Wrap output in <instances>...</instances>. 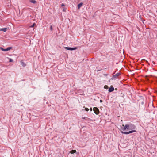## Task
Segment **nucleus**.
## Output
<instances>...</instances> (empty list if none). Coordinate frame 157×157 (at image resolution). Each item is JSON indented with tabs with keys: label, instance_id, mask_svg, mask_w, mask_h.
<instances>
[{
	"label": "nucleus",
	"instance_id": "f8f14e48",
	"mask_svg": "<svg viewBox=\"0 0 157 157\" xmlns=\"http://www.w3.org/2000/svg\"><path fill=\"white\" fill-rule=\"evenodd\" d=\"M104 88L105 89H108V86L107 85H105L104 86Z\"/></svg>",
	"mask_w": 157,
	"mask_h": 157
},
{
	"label": "nucleus",
	"instance_id": "20e7f679",
	"mask_svg": "<svg viewBox=\"0 0 157 157\" xmlns=\"http://www.w3.org/2000/svg\"><path fill=\"white\" fill-rule=\"evenodd\" d=\"M114 90V88L112 86H111V87L109 89L108 91L109 92H110L113 91Z\"/></svg>",
	"mask_w": 157,
	"mask_h": 157
},
{
	"label": "nucleus",
	"instance_id": "393cba45",
	"mask_svg": "<svg viewBox=\"0 0 157 157\" xmlns=\"http://www.w3.org/2000/svg\"><path fill=\"white\" fill-rule=\"evenodd\" d=\"M146 62H147V61H146Z\"/></svg>",
	"mask_w": 157,
	"mask_h": 157
},
{
	"label": "nucleus",
	"instance_id": "6ab92c4d",
	"mask_svg": "<svg viewBox=\"0 0 157 157\" xmlns=\"http://www.w3.org/2000/svg\"><path fill=\"white\" fill-rule=\"evenodd\" d=\"M61 6H62H62H64V5L63 4H62V5H61Z\"/></svg>",
	"mask_w": 157,
	"mask_h": 157
},
{
	"label": "nucleus",
	"instance_id": "9d476101",
	"mask_svg": "<svg viewBox=\"0 0 157 157\" xmlns=\"http://www.w3.org/2000/svg\"><path fill=\"white\" fill-rule=\"evenodd\" d=\"M76 152V151L75 150H72L70 151V153L71 154H73V153H75Z\"/></svg>",
	"mask_w": 157,
	"mask_h": 157
},
{
	"label": "nucleus",
	"instance_id": "aec40b11",
	"mask_svg": "<svg viewBox=\"0 0 157 157\" xmlns=\"http://www.w3.org/2000/svg\"><path fill=\"white\" fill-rule=\"evenodd\" d=\"M29 8H25L24 9H25L26 10H27L28 9H29Z\"/></svg>",
	"mask_w": 157,
	"mask_h": 157
},
{
	"label": "nucleus",
	"instance_id": "4468645a",
	"mask_svg": "<svg viewBox=\"0 0 157 157\" xmlns=\"http://www.w3.org/2000/svg\"><path fill=\"white\" fill-rule=\"evenodd\" d=\"M35 25H36L35 23H34L33 24V25L30 26V27H33Z\"/></svg>",
	"mask_w": 157,
	"mask_h": 157
},
{
	"label": "nucleus",
	"instance_id": "dca6fc26",
	"mask_svg": "<svg viewBox=\"0 0 157 157\" xmlns=\"http://www.w3.org/2000/svg\"><path fill=\"white\" fill-rule=\"evenodd\" d=\"M85 110L86 111H89V109L87 108H85Z\"/></svg>",
	"mask_w": 157,
	"mask_h": 157
},
{
	"label": "nucleus",
	"instance_id": "ddd939ff",
	"mask_svg": "<svg viewBox=\"0 0 157 157\" xmlns=\"http://www.w3.org/2000/svg\"><path fill=\"white\" fill-rule=\"evenodd\" d=\"M64 48L67 49V50H70V47H65Z\"/></svg>",
	"mask_w": 157,
	"mask_h": 157
},
{
	"label": "nucleus",
	"instance_id": "f3484780",
	"mask_svg": "<svg viewBox=\"0 0 157 157\" xmlns=\"http://www.w3.org/2000/svg\"><path fill=\"white\" fill-rule=\"evenodd\" d=\"M50 29L52 31L53 30V28L52 26L51 25L50 27Z\"/></svg>",
	"mask_w": 157,
	"mask_h": 157
},
{
	"label": "nucleus",
	"instance_id": "412c9836",
	"mask_svg": "<svg viewBox=\"0 0 157 157\" xmlns=\"http://www.w3.org/2000/svg\"><path fill=\"white\" fill-rule=\"evenodd\" d=\"M100 102H102V101L101 100H100Z\"/></svg>",
	"mask_w": 157,
	"mask_h": 157
},
{
	"label": "nucleus",
	"instance_id": "a878e982",
	"mask_svg": "<svg viewBox=\"0 0 157 157\" xmlns=\"http://www.w3.org/2000/svg\"><path fill=\"white\" fill-rule=\"evenodd\" d=\"M157 82V81H156Z\"/></svg>",
	"mask_w": 157,
	"mask_h": 157
},
{
	"label": "nucleus",
	"instance_id": "7ed1b4c3",
	"mask_svg": "<svg viewBox=\"0 0 157 157\" xmlns=\"http://www.w3.org/2000/svg\"><path fill=\"white\" fill-rule=\"evenodd\" d=\"M12 47H8L6 49H4L2 47L0 48V49L1 50H2V51H8L10 50V49H12Z\"/></svg>",
	"mask_w": 157,
	"mask_h": 157
},
{
	"label": "nucleus",
	"instance_id": "4be33fe9",
	"mask_svg": "<svg viewBox=\"0 0 157 157\" xmlns=\"http://www.w3.org/2000/svg\"><path fill=\"white\" fill-rule=\"evenodd\" d=\"M115 90H117V88H115Z\"/></svg>",
	"mask_w": 157,
	"mask_h": 157
},
{
	"label": "nucleus",
	"instance_id": "f257e3e1",
	"mask_svg": "<svg viewBox=\"0 0 157 157\" xmlns=\"http://www.w3.org/2000/svg\"><path fill=\"white\" fill-rule=\"evenodd\" d=\"M122 126L123 127H122L121 128V129L123 131L132 130L129 132H127L121 131V132L123 134H128L130 133L136 132V130H134L135 129L136 127L135 126L132 124H126L125 125H124V124H123Z\"/></svg>",
	"mask_w": 157,
	"mask_h": 157
},
{
	"label": "nucleus",
	"instance_id": "5701e85b",
	"mask_svg": "<svg viewBox=\"0 0 157 157\" xmlns=\"http://www.w3.org/2000/svg\"><path fill=\"white\" fill-rule=\"evenodd\" d=\"M63 11H65V9L63 10Z\"/></svg>",
	"mask_w": 157,
	"mask_h": 157
},
{
	"label": "nucleus",
	"instance_id": "2eb2a0df",
	"mask_svg": "<svg viewBox=\"0 0 157 157\" xmlns=\"http://www.w3.org/2000/svg\"><path fill=\"white\" fill-rule=\"evenodd\" d=\"M13 60L12 59H10V58L9 59V62H13Z\"/></svg>",
	"mask_w": 157,
	"mask_h": 157
},
{
	"label": "nucleus",
	"instance_id": "423d86ee",
	"mask_svg": "<svg viewBox=\"0 0 157 157\" xmlns=\"http://www.w3.org/2000/svg\"><path fill=\"white\" fill-rule=\"evenodd\" d=\"M83 5V3L82 2L79 4L77 6L78 9H79Z\"/></svg>",
	"mask_w": 157,
	"mask_h": 157
},
{
	"label": "nucleus",
	"instance_id": "a211bd4d",
	"mask_svg": "<svg viewBox=\"0 0 157 157\" xmlns=\"http://www.w3.org/2000/svg\"><path fill=\"white\" fill-rule=\"evenodd\" d=\"M90 109V111H92V108H90V109Z\"/></svg>",
	"mask_w": 157,
	"mask_h": 157
},
{
	"label": "nucleus",
	"instance_id": "9b49d317",
	"mask_svg": "<svg viewBox=\"0 0 157 157\" xmlns=\"http://www.w3.org/2000/svg\"><path fill=\"white\" fill-rule=\"evenodd\" d=\"M77 49L76 47L75 48H70V50H75Z\"/></svg>",
	"mask_w": 157,
	"mask_h": 157
},
{
	"label": "nucleus",
	"instance_id": "39448f33",
	"mask_svg": "<svg viewBox=\"0 0 157 157\" xmlns=\"http://www.w3.org/2000/svg\"><path fill=\"white\" fill-rule=\"evenodd\" d=\"M120 75V74L119 73H116V74L113 75V77L114 78H117L118 76H119Z\"/></svg>",
	"mask_w": 157,
	"mask_h": 157
},
{
	"label": "nucleus",
	"instance_id": "6e6552de",
	"mask_svg": "<svg viewBox=\"0 0 157 157\" xmlns=\"http://www.w3.org/2000/svg\"><path fill=\"white\" fill-rule=\"evenodd\" d=\"M7 28H2L0 29V31H3L4 32H5L7 30Z\"/></svg>",
	"mask_w": 157,
	"mask_h": 157
},
{
	"label": "nucleus",
	"instance_id": "1a4fd4ad",
	"mask_svg": "<svg viewBox=\"0 0 157 157\" xmlns=\"http://www.w3.org/2000/svg\"><path fill=\"white\" fill-rule=\"evenodd\" d=\"M30 2L33 4H36V3L37 2L35 0H30Z\"/></svg>",
	"mask_w": 157,
	"mask_h": 157
},
{
	"label": "nucleus",
	"instance_id": "f03ea898",
	"mask_svg": "<svg viewBox=\"0 0 157 157\" xmlns=\"http://www.w3.org/2000/svg\"><path fill=\"white\" fill-rule=\"evenodd\" d=\"M94 113L97 115L99 113V111L98 109L96 107H94L93 109Z\"/></svg>",
	"mask_w": 157,
	"mask_h": 157
},
{
	"label": "nucleus",
	"instance_id": "b1692460",
	"mask_svg": "<svg viewBox=\"0 0 157 157\" xmlns=\"http://www.w3.org/2000/svg\"><path fill=\"white\" fill-rule=\"evenodd\" d=\"M63 11H65V9L63 10Z\"/></svg>",
	"mask_w": 157,
	"mask_h": 157
},
{
	"label": "nucleus",
	"instance_id": "0eeeda50",
	"mask_svg": "<svg viewBox=\"0 0 157 157\" xmlns=\"http://www.w3.org/2000/svg\"><path fill=\"white\" fill-rule=\"evenodd\" d=\"M21 63L23 67L26 66V64L24 63L23 60H21Z\"/></svg>",
	"mask_w": 157,
	"mask_h": 157
}]
</instances>
